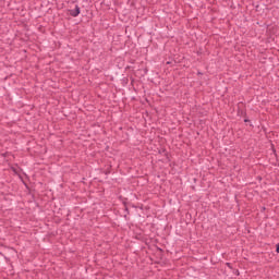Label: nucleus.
Here are the masks:
<instances>
[{
  "mask_svg": "<svg viewBox=\"0 0 279 279\" xmlns=\"http://www.w3.org/2000/svg\"><path fill=\"white\" fill-rule=\"evenodd\" d=\"M276 252H277V254H279V243L277 244Z\"/></svg>",
  "mask_w": 279,
  "mask_h": 279,
  "instance_id": "2",
  "label": "nucleus"
},
{
  "mask_svg": "<svg viewBox=\"0 0 279 279\" xmlns=\"http://www.w3.org/2000/svg\"><path fill=\"white\" fill-rule=\"evenodd\" d=\"M80 14V8L76 7L75 11H71L72 16H77Z\"/></svg>",
  "mask_w": 279,
  "mask_h": 279,
  "instance_id": "1",
  "label": "nucleus"
}]
</instances>
